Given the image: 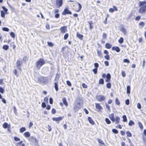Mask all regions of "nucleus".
<instances>
[{"instance_id": "1", "label": "nucleus", "mask_w": 146, "mask_h": 146, "mask_svg": "<svg viewBox=\"0 0 146 146\" xmlns=\"http://www.w3.org/2000/svg\"><path fill=\"white\" fill-rule=\"evenodd\" d=\"M139 6L140 7L138 10L139 13L143 14L146 12V1H139Z\"/></svg>"}, {"instance_id": "2", "label": "nucleus", "mask_w": 146, "mask_h": 146, "mask_svg": "<svg viewBox=\"0 0 146 146\" xmlns=\"http://www.w3.org/2000/svg\"><path fill=\"white\" fill-rule=\"evenodd\" d=\"M109 117L112 122H115L116 124H118L120 121V117L118 116H116L115 117L114 114L113 113H111L109 115Z\"/></svg>"}, {"instance_id": "3", "label": "nucleus", "mask_w": 146, "mask_h": 146, "mask_svg": "<svg viewBox=\"0 0 146 146\" xmlns=\"http://www.w3.org/2000/svg\"><path fill=\"white\" fill-rule=\"evenodd\" d=\"M48 78L47 77H40L38 78V82L41 84H46L48 82Z\"/></svg>"}, {"instance_id": "4", "label": "nucleus", "mask_w": 146, "mask_h": 146, "mask_svg": "<svg viewBox=\"0 0 146 146\" xmlns=\"http://www.w3.org/2000/svg\"><path fill=\"white\" fill-rule=\"evenodd\" d=\"M45 63L44 59L42 58H40L36 63V67L38 69H40Z\"/></svg>"}, {"instance_id": "5", "label": "nucleus", "mask_w": 146, "mask_h": 146, "mask_svg": "<svg viewBox=\"0 0 146 146\" xmlns=\"http://www.w3.org/2000/svg\"><path fill=\"white\" fill-rule=\"evenodd\" d=\"M72 14L71 12L69 11L67 8L65 9L62 13V14L63 15H66V14L71 15Z\"/></svg>"}, {"instance_id": "6", "label": "nucleus", "mask_w": 146, "mask_h": 146, "mask_svg": "<svg viewBox=\"0 0 146 146\" xmlns=\"http://www.w3.org/2000/svg\"><path fill=\"white\" fill-rule=\"evenodd\" d=\"M117 11V9L116 6H113V8H110L109 9V11L110 12L112 13L114 11Z\"/></svg>"}, {"instance_id": "7", "label": "nucleus", "mask_w": 146, "mask_h": 146, "mask_svg": "<svg viewBox=\"0 0 146 146\" xmlns=\"http://www.w3.org/2000/svg\"><path fill=\"white\" fill-rule=\"evenodd\" d=\"M62 0H56V4L58 6V7L62 6Z\"/></svg>"}, {"instance_id": "8", "label": "nucleus", "mask_w": 146, "mask_h": 146, "mask_svg": "<svg viewBox=\"0 0 146 146\" xmlns=\"http://www.w3.org/2000/svg\"><path fill=\"white\" fill-rule=\"evenodd\" d=\"M66 27V26H63L60 28V29L62 33H64L67 31Z\"/></svg>"}, {"instance_id": "9", "label": "nucleus", "mask_w": 146, "mask_h": 146, "mask_svg": "<svg viewBox=\"0 0 146 146\" xmlns=\"http://www.w3.org/2000/svg\"><path fill=\"white\" fill-rule=\"evenodd\" d=\"M82 103V100L80 99H78L76 100L75 104L80 107L81 106V104Z\"/></svg>"}, {"instance_id": "10", "label": "nucleus", "mask_w": 146, "mask_h": 146, "mask_svg": "<svg viewBox=\"0 0 146 146\" xmlns=\"http://www.w3.org/2000/svg\"><path fill=\"white\" fill-rule=\"evenodd\" d=\"M106 78L107 79L105 81L106 82H110V80L111 78V76L110 74L109 73L107 74Z\"/></svg>"}, {"instance_id": "11", "label": "nucleus", "mask_w": 146, "mask_h": 146, "mask_svg": "<svg viewBox=\"0 0 146 146\" xmlns=\"http://www.w3.org/2000/svg\"><path fill=\"white\" fill-rule=\"evenodd\" d=\"M62 118L61 117H53L52 118V120L56 121H59L62 120Z\"/></svg>"}, {"instance_id": "12", "label": "nucleus", "mask_w": 146, "mask_h": 146, "mask_svg": "<svg viewBox=\"0 0 146 146\" xmlns=\"http://www.w3.org/2000/svg\"><path fill=\"white\" fill-rule=\"evenodd\" d=\"M112 50H115L117 52H119L120 51V49L118 46L113 47L112 48Z\"/></svg>"}, {"instance_id": "13", "label": "nucleus", "mask_w": 146, "mask_h": 146, "mask_svg": "<svg viewBox=\"0 0 146 146\" xmlns=\"http://www.w3.org/2000/svg\"><path fill=\"white\" fill-rule=\"evenodd\" d=\"M76 36L80 40H82L83 37V36L82 35L80 34L78 32L77 33Z\"/></svg>"}, {"instance_id": "14", "label": "nucleus", "mask_w": 146, "mask_h": 146, "mask_svg": "<svg viewBox=\"0 0 146 146\" xmlns=\"http://www.w3.org/2000/svg\"><path fill=\"white\" fill-rule=\"evenodd\" d=\"M88 119L89 123L91 124L94 125V122L91 117H88Z\"/></svg>"}, {"instance_id": "15", "label": "nucleus", "mask_w": 146, "mask_h": 146, "mask_svg": "<svg viewBox=\"0 0 146 146\" xmlns=\"http://www.w3.org/2000/svg\"><path fill=\"white\" fill-rule=\"evenodd\" d=\"M80 107L79 106L77 105L76 104H75L74 106V109L75 111H77L78 110Z\"/></svg>"}, {"instance_id": "16", "label": "nucleus", "mask_w": 146, "mask_h": 146, "mask_svg": "<svg viewBox=\"0 0 146 146\" xmlns=\"http://www.w3.org/2000/svg\"><path fill=\"white\" fill-rule=\"evenodd\" d=\"M62 101L63 104L66 106H68V103L67 102L66 99L65 98H64L62 99Z\"/></svg>"}, {"instance_id": "17", "label": "nucleus", "mask_w": 146, "mask_h": 146, "mask_svg": "<svg viewBox=\"0 0 146 146\" xmlns=\"http://www.w3.org/2000/svg\"><path fill=\"white\" fill-rule=\"evenodd\" d=\"M112 46L111 44L109 43H107L106 44L105 47L107 49L110 48Z\"/></svg>"}, {"instance_id": "18", "label": "nucleus", "mask_w": 146, "mask_h": 146, "mask_svg": "<svg viewBox=\"0 0 146 146\" xmlns=\"http://www.w3.org/2000/svg\"><path fill=\"white\" fill-rule=\"evenodd\" d=\"M115 103L118 106H119L120 104V102L117 98H115Z\"/></svg>"}, {"instance_id": "19", "label": "nucleus", "mask_w": 146, "mask_h": 146, "mask_svg": "<svg viewBox=\"0 0 146 146\" xmlns=\"http://www.w3.org/2000/svg\"><path fill=\"white\" fill-rule=\"evenodd\" d=\"M126 134L127 137H131L132 136L131 133L129 131H127L126 132Z\"/></svg>"}, {"instance_id": "20", "label": "nucleus", "mask_w": 146, "mask_h": 146, "mask_svg": "<svg viewBox=\"0 0 146 146\" xmlns=\"http://www.w3.org/2000/svg\"><path fill=\"white\" fill-rule=\"evenodd\" d=\"M24 135L26 137H30V134L29 132H26L24 133Z\"/></svg>"}, {"instance_id": "21", "label": "nucleus", "mask_w": 146, "mask_h": 146, "mask_svg": "<svg viewBox=\"0 0 146 146\" xmlns=\"http://www.w3.org/2000/svg\"><path fill=\"white\" fill-rule=\"evenodd\" d=\"M127 92L128 94H130V86H128L127 87Z\"/></svg>"}, {"instance_id": "22", "label": "nucleus", "mask_w": 146, "mask_h": 146, "mask_svg": "<svg viewBox=\"0 0 146 146\" xmlns=\"http://www.w3.org/2000/svg\"><path fill=\"white\" fill-rule=\"evenodd\" d=\"M120 31L121 32H122L124 34H126V29H125L124 27H121V29Z\"/></svg>"}, {"instance_id": "23", "label": "nucleus", "mask_w": 146, "mask_h": 146, "mask_svg": "<svg viewBox=\"0 0 146 146\" xmlns=\"http://www.w3.org/2000/svg\"><path fill=\"white\" fill-rule=\"evenodd\" d=\"M96 107L98 110L100 111V106L99 104H96Z\"/></svg>"}, {"instance_id": "24", "label": "nucleus", "mask_w": 146, "mask_h": 146, "mask_svg": "<svg viewBox=\"0 0 146 146\" xmlns=\"http://www.w3.org/2000/svg\"><path fill=\"white\" fill-rule=\"evenodd\" d=\"M3 48L5 50H7L9 49V46L7 45H5L3 46Z\"/></svg>"}, {"instance_id": "25", "label": "nucleus", "mask_w": 146, "mask_h": 146, "mask_svg": "<svg viewBox=\"0 0 146 146\" xmlns=\"http://www.w3.org/2000/svg\"><path fill=\"white\" fill-rule=\"evenodd\" d=\"M54 88L56 91H58V84L57 83L55 82L54 83Z\"/></svg>"}, {"instance_id": "26", "label": "nucleus", "mask_w": 146, "mask_h": 146, "mask_svg": "<svg viewBox=\"0 0 146 146\" xmlns=\"http://www.w3.org/2000/svg\"><path fill=\"white\" fill-rule=\"evenodd\" d=\"M123 42V37H121L118 40V42L120 44L122 43Z\"/></svg>"}, {"instance_id": "27", "label": "nucleus", "mask_w": 146, "mask_h": 146, "mask_svg": "<svg viewBox=\"0 0 146 146\" xmlns=\"http://www.w3.org/2000/svg\"><path fill=\"white\" fill-rule=\"evenodd\" d=\"M128 125L129 126H132L135 125L134 122L132 120H130L128 123Z\"/></svg>"}, {"instance_id": "28", "label": "nucleus", "mask_w": 146, "mask_h": 146, "mask_svg": "<svg viewBox=\"0 0 146 146\" xmlns=\"http://www.w3.org/2000/svg\"><path fill=\"white\" fill-rule=\"evenodd\" d=\"M1 16L2 18H5V13L3 11H1Z\"/></svg>"}, {"instance_id": "29", "label": "nucleus", "mask_w": 146, "mask_h": 146, "mask_svg": "<svg viewBox=\"0 0 146 146\" xmlns=\"http://www.w3.org/2000/svg\"><path fill=\"white\" fill-rule=\"evenodd\" d=\"M8 124L7 123L5 122L3 125V127L5 128L6 129L8 127Z\"/></svg>"}, {"instance_id": "30", "label": "nucleus", "mask_w": 146, "mask_h": 146, "mask_svg": "<svg viewBox=\"0 0 146 146\" xmlns=\"http://www.w3.org/2000/svg\"><path fill=\"white\" fill-rule=\"evenodd\" d=\"M21 62L19 60H17L16 62V66L17 68L21 65Z\"/></svg>"}, {"instance_id": "31", "label": "nucleus", "mask_w": 146, "mask_h": 146, "mask_svg": "<svg viewBox=\"0 0 146 146\" xmlns=\"http://www.w3.org/2000/svg\"><path fill=\"white\" fill-rule=\"evenodd\" d=\"M123 118V122H126L127 121V118L126 116L125 115H124L122 116Z\"/></svg>"}, {"instance_id": "32", "label": "nucleus", "mask_w": 146, "mask_h": 146, "mask_svg": "<svg viewBox=\"0 0 146 146\" xmlns=\"http://www.w3.org/2000/svg\"><path fill=\"white\" fill-rule=\"evenodd\" d=\"M26 130V128L25 127H22L20 129V131L21 133H23Z\"/></svg>"}, {"instance_id": "33", "label": "nucleus", "mask_w": 146, "mask_h": 146, "mask_svg": "<svg viewBox=\"0 0 146 146\" xmlns=\"http://www.w3.org/2000/svg\"><path fill=\"white\" fill-rule=\"evenodd\" d=\"M138 125L140 128L142 129H143V126L141 122H138Z\"/></svg>"}, {"instance_id": "34", "label": "nucleus", "mask_w": 146, "mask_h": 146, "mask_svg": "<svg viewBox=\"0 0 146 146\" xmlns=\"http://www.w3.org/2000/svg\"><path fill=\"white\" fill-rule=\"evenodd\" d=\"M106 87L107 88L110 89L111 88V84L110 82H108L106 84Z\"/></svg>"}, {"instance_id": "35", "label": "nucleus", "mask_w": 146, "mask_h": 146, "mask_svg": "<svg viewBox=\"0 0 146 146\" xmlns=\"http://www.w3.org/2000/svg\"><path fill=\"white\" fill-rule=\"evenodd\" d=\"M2 29L3 31H5L8 32L9 31V29L8 28L6 27L3 28Z\"/></svg>"}, {"instance_id": "36", "label": "nucleus", "mask_w": 146, "mask_h": 146, "mask_svg": "<svg viewBox=\"0 0 146 146\" xmlns=\"http://www.w3.org/2000/svg\"><path fill=\"white\" fill-rule=\"evenodd\" d=\"M96 99L99 101H100V95L99 94L97 95Z\"/></svg>"}, {"instance_id": "37", "label": "nucleus", "mask_w": 146, "mask_h": 146, "mask_svg": "<svg viewBox=\"0 0 146 146\" xmlns=\"http://www.w3.org/2000/svg\"><path fill=\"white\" fill-rule=\"evenodd\" d=\"M105 121L107 124H110L111 123V121L108 118H106L105 119Z\"/></svg>"}, {"instance_id": "38", "label": "nucleus", "mask_w": 146, "mask_h": 146, "mask_svg": "<svg viewBox=\"0 0 146 146\" xmlns=\"http://www.w3.org/2000/svg\"><path fill=\"white\" fill-rule=\"evenodd\" d=\"M2 8L3 9V10L5 12V13L6 14H7V11H8V9L7 8H5V7H4V6H2Z\"/></svg>"}, {"instance_id": "39", "label": "nucleus", "mask_w": 146, "mask_h": 146, "mask_svg": "<svg viewBox=\"0 0 146 146\" xmlns=\"http://www.w3.org/2000/svg\"><path fill=\"white\" fill-rule=\"evenodd\" d=\"M139 26L143 27L144 26L145 24L144 22L142 21L140 22L139 23Z\"/></svg>"}, {"instance_id": "40", "label": "nucleus", "mask_w": 146, "mask_h": 146, "mask_svg": "<svg viewBox=\"0 0 146 146\" xmlns=\"http://www.w3.org/2000/svg\"><path fill=\"white\" fill-rule=\"evenodd\" d=\"M104 57L107 60H109L110 59V56L109 54H107Z\"/></svg>"}, {"instance_id": "41", "label": "nucleus", "mask_w": 146, "mask_h": 146, "mask_svg": "<svg viewBox=\"0 0 146 146\" xmlns=\"http://www.w3.org/2000/svg\"><path fill=\"white\" fill-rule=\"evenodd\" d=\"M68 36V33H66L64 36V40H66L67 39Z\"/></svg>"}, {"instance_id": "42", "label": "nucleus", "mask_w": 146, "mask_h": 146, "mask_svg": "<svg viewBox=\"0 0 146 146\" xmlns=\"http://www.w3.org/2000/svg\"><path fill=\"white\" fill-rule=\"evenodd\" d=\"M79 7V9L77 11V12H79L82 8V6L79 3H78Z\"/></svg>"}, {"instance_id": "43", "label": "nucleus", "mask_w": 146, "mask_h": 146, "mask_svg": "<svg viewBox=\"0 0 146 146\" xmlns=\"http://www.w3.org/2000/svg\"><path fill=\"white\" fill-rule=\"evenodd\" d=\"M112 131L113 133L115 134H117L118 132V131L115 129H113L112 130Z\"/></svg>"}, {"instance_id": "44", "label": "nucleus", "mask_w": 146, "mask_h": 146, "mask_svg": "<svg viewBox=\"0 0 146 146\" xmlns=\"http://www.w3.org/2000/svg\"><path fill=\"white\" fill-rule=\"evenodd\" d=\"M10 35L13 38H14L15 37V35L13 32H11L10 33Z\"/></svg>"}, {"instance_id": "45", "label": "nucleus", "mask_w": 146, "mask_h": 146, "mask_svg": "<svg viewBox=\"0 0 146 146\" xmlns=\"http://www.w3.org/2000/svg\"><path fill=\"white\" fill-rule=\"evenodd\" d=\"M14 139L15 141H19L20 140V139L19 138L16 137H14Z\"/></svg>"}, {"instance_id": "46", "label": "nucleus", "mask_w": 146, "mask_h": 146, "mask_svg": "<svg viewBox=\"0 0 146 146\" xmlns=\"http://www.w3.org/2000/svg\"><path fill=\"white\" fill-rule=\"evenodd\" d=\"M141 19V17L140 16H138L136 17L135 19L136 21H138L140 20Z\"/></svg>"}, {"instance_id": "47", "label": "nucleus", "mask_w": 146, "mask_h": 146, "mask_svg": "<svg viewBox=\"0 0 146 146\" xmlns=\"http://www.w3.org/2000/svg\"><path fill=\"white\" fill-rule=\"evenodd\" d=\"M47 43L48 45L51 47H52L53 46V44L51 42H48Z\"/></svg>"}, {"instance_id": "48", "label": "nucleus", "mask_w": 146, "mask_h": 146, "mask_svg": "<svg viewBox=\"0 0 146 146\" xmlns=\"http://www.w3.org/2000/svg\"><path fill=\"white\" fill-rule=\"evenodd\" d=\"M107 35L106 33H104L102 37L103 39H106V38Z\"/></svg>"}, {"instance_id": "49", "label": "nucleus", "mask_w": 146, "mask_h": 146, "mask_svg": "<svg viewBox=\"0 0 146 146\" xmlns=\"http://www.w3.org/2000/svg\"><path fill=\"white\" fill-rule=\"evenodd\" d=\"M123 62H126L128 63H129L130 62L127 59H125L123 60Z\"/></svg>"}, {"instance_id": "50", "label": "nucleus", "mask_w": 146, "mask_h": 146, "mask_svg": "<svg viewBox=\"0 0 146 146\" xmlns=\"http://www.w3.org/2000/svg\"><path fill=\"white\" fill-rule=\"evenodd\" d=\"M34 137L33 136L30 137L29 139V140L31 142H33L34 141Z\"/></svg>"}, {"instance_id": "51", "label": "nucleus", "mask_w": 146, "mask_h": 146, "mask_svg": "<svg viewBox=\"0 0 146 146\" xmlns=\"http://www.w3.org/2000/svg\"><path fill=\"white\" fill-rule=\"evenodd\" d=\"M125 103L127 105H129V99H127L125 101Z\"/></svg>"}, {"instance_id": "52", "label": "nucleus", "mask_w": 146, "mask_h": 146, "mask_svg": "<svg viewBox=\"0 0 146 146\" xmlns=\"http://www.w3.org/2000/svg\"><path fill=\"white\" fill-rule=\"evenodd\" d=\"M4 92V89L1 87H0V92L2 94H3Z\"/></svg>"}, {"instance_id": "53", "label": "nucleus", "mask_w": 146, "mask_h": 146, "mask_svg": "<svg viewBox=\"0 0 146 146\" xmlns=\"http://www.w3.org/2000/svg\"><path fill=\"white\" fill-rule=\"evenodd\" d=\"M104 64L105 65V66H108L109 65V62L108 61H104Z\"/></svg>"}, {"instance_id": "54", "label": "nucleus", "mask_w": 146, "mask_h": 146, "mask_svg": "<svg viewBox=\"0 0 146 146\" xmlns=\"http://www.w3.org/2000/svg\"><path fill=\"white\" fill-rule=\"evenodd\" d=\"M41 105L42 107L43 108H45L46 106V104L44 102L42 103Z\"/></svg>"}, {"instance_id": "55", "label": "nucleus", "mask_w": 146, "mask_h": 146, "mask_svg": "<svg viewBox=\"0 0 146 146\" xmlns=\"http://www.w3.org/2000/svg\"><path fill=\"white\" fill-rule=\"evenodd\" d=\"M121 75L123 77H125L126 76V74L125 72L124 71H122L121 72Z\"/></svg>"}, {"instance_id": "56", "label": "nucleus", "mask_w": 146, "mask_h": 146, "mask_svg": "<svg viewBox=\"0 0 146 146\" xmlns=\"http://www.w3.org/2000/svg\"><path fill=\"white\" fill-rule=\"evenodd\" d=\"M66 84L69 86H71V83L68 80L66 81Z\"/></svg>"}, {"instance_id": "57", "label": "nucleus", "mask_w": 146, "mask_h": 146, "mask_svg": "<svg viewBox=\"0 0 146 146\" xmlns=\"http://www.w3.org/2000/svg\"><path fill=\"white\" fill-rule=\"evenodd\" d=\"M137 108L139 109H140L141 108V106L140 104L139 103H138L137 104Z\"/></svg>"}, {"instance_id": "58", "label": "nucleus", "mask_w": 146, "mask_h": 146, "mask_svg": "<svg viewBox=\"0 0 146 146\" xmlns=\"http://www.w3.org/2000/svg\"><path fill=\"white\" fill-rule=\"evenodd\" d=\"M53 99L52 98H50L49 99V103L50 104H53Z\"/></svg>"}, {"instance_id": "59", "label": "nucleus", "mask_w": 146, "mask_h": 146, "mask_svg": "<svg viewBox=\"0 0 146 146\" xmlns=\"http://www.w3.org/2000/svg\"><path fill=\"white\" fill-rule=\"evenodd\" d=\"M97 68H95L92 71L95 74H96L97 73Z\"/></svg>"}, {"instance_id": "60", "label": "nucleus", "mask_w": 146, "mask_h": 146, "mask_svg": "<svg viewBox=\"0 0 146 146\" xmlns=\"http://www.w3.org/2000/svg\"><path fill=\"white\" fill-rule=\"evenodd\" d=\"M106 107L108 110L109 111L110 110V106L107 104H106Z\"/></svg>"}, {"instance_id": "61", "label": "nucleus", "mask_w": 146, "mask_h": 146, "mask_svg": "<svg viewBox=\"0 0 146 146\" xmlns=\"http://www.w3.org/2000/svg\"><path fill=\"white\" fill-rule=\"evenodd\" d=\"M120 133L122 135L124 136L125 134V132L123 131H120Z\"/></svg>"}, {"instance_id": "62", "label": "nucleus", "mask_w": 146, "mask_h": 146, "mask_svg": "<svg viewBox=\"0 0 146 146\" xmlns=\"http://www.w3.org/2000/svg\"><path fill=\"white\" fill-rule=\"evenodd\" d=\"M94 65L95 68H97H97L99 66L98 64L97 63H95L94 64Z\"/></svg>"}, {"instance_id": "63", "label": "nucleus", "mask_w": 146, "mask_h": 146, "mask_svg": "<svg viewBox=\"0 0 146 146\" xmlns=\"http://www.w3.org/2000/svg\"><path fill=\"white\" fill-rule=\"evenodd\" d=\"M33 124L31 122H30L29 124V128H31L33 125Z\"/></svg>"}, {"instance_id": "64", "label": "nucleus", "mask_w": 146, "mask_h": 146, "mask_svg": "<svg viewBox=\"0 0 146 146\" xmlns=\"http://www.w3.org/2000/svg\"><path fill=\"white\" fill-rule=\"evenodd\" d=\"M121 146H126L125 143L124 142H122L121 143Z\"/></svg>"}]
</instances>
